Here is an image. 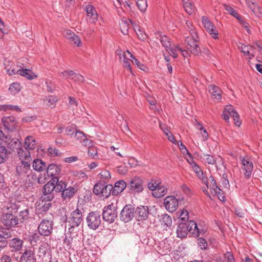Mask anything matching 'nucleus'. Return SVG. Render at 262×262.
I'll return each mask as SVG.
<instances>
[{
	"label": "nucleus",
	"mask_w": 262,
	"mask_h": 262,
	"mask_svg": "<svg viewBox=\"0 0 262 262\" xmlns=\"http://www.w3.org/2000/svg\"><path fill=\"white\" fill-rule=\"evenodd\" d=\"M41 235L39 232L38 233L36 232L33 233L29 238L30 243L31 244H36L39 241Z\"/></svg>",
	"instance_id": "58"
},
{
	"label": "nucleus",
	"mask_w": 262,
	"mask_h": 262,
	"mask_svg": "<svg viewBox=\"0 0 262 262\" xmlns=\"http://www.w3.org/2000/svg\"><path fill=\"white\" fill-rule=\"evenodd\" d=\"M255 15L259 18H262V8L256 4L250 9Z\"/></svg>",
	"instance_id": "52"
},
{
	"label": "nucleus",
	"mask_w": 262,
	"mask_h": 262,
	"mask_svg": "<svg viewBox=\"0 0 262 262\" xmlns=\"http://www.w3.org/2000/svg\"><path fill=\"white\" fill-rule=\"evenodd\" d=\"M2 123L6 129L11 132L15 130L16 128L17 122L13 116L4 117L2 119Z\"/></svg>",
	"instance_id": "14"
},
{
	"label": "nucleus",
	"mask_w": 262,
	"mask_h": 262,
	"mask_svg": "<svg viewBox=\"0 0 262 262\" xmlns=\"http://www.w3.org/2000/svg\"><path fill=\"white\" fill-rule=\"evenodd\" d=\"M204 157H205L204 160L206 163L211 165H214L216 164V159L213 156L209 154H205L204 155Z\"/></svg>",
	"instance_id": "50"
},
{
	"label": "nucleus",
	"mask_w": 262,
	"mask_h": 262,
	"mask_svg": "<svg viewBox=\"0 0 262 262\" xmlns=\"http://www.w3.org/2000/svg\"><path fill=\"white\" fill-rule=\"evenodd\" d=\"M116 54L119 56L120 61L123 63L125 60L128 59L127 51L125 52H123L121 49H118L116 51Z\"/></svg>",
	"instance_id": "48"
},
{
	"label": "nucleus",
	"mask_w": 262,
	"mask_h": 262,
	"mask_svg": "<svg viewBox=\"0 0 262 262\" xmlns=\"http://www.w3.org/2000/svg\"><path fill=\"white\" fill-rule=\"evenodd\" d=\"M29 170L30 169H27V168L24 167L19 164L17 165L16 168L17 174L19 176H22L24 174L27 173Z\"/></svg>",
	"instance_id": "54"
},
{
	"label": "nucleus",
	"mask_w": 262,
	"mask_h": 262,
	"mask_svg": "<svg viewBox=\"0 0 262 262\" xmlns=\"http://www.w3.org/2000/svg\"><path fill=\"white\" fill-rule=\"evenodd\" d=\"M52 181L54 185H55L56 191L62 192L67 188V184L62 181H59L58 177L52 178Z\"/></svg>",
	"instance_id": "28"
},
{
	"label": "nucleus",
	"mask_w": 262,
	"mask_h": 262,
	"mask_svg": "<svg viewBox=\"0 0 262 262\" xmlns=\"http://www.w3.org/2000/svg\"><path fill=\"white\" fill-rule=\"evenodd\" d=\"M16 152L20 160H29L31 159L30 151L27 150L26 147L25 149H24L21 146Z\"/></svg>",
	"instance_id": "35"
},
{
	"label": "nucleus",
	"mask_w": 262,
	"mask_h": 262,
	"mask_svg": "<svg viewBox=\"0 0 262 262\" xmlns=\"http://www.w3.org/2000/svg\"><path fill=\"white\" fill-rule=\"evenodd\" d=\"M133 24L131 20L125 18L121 19L119 25L122 33L126 35L128 34V29L130 27V24Z\"/></svg>",
	"instance_id": "30"
},
{
	"label": "nucleus",
	"mask_w": 262,
	"mask_h": 262,
	"mask_svg": "<svg viewBox=\"0 0 262 262\" xmlns=\"http://www.w3.org/2000/svg\"><path fill=\"white\" fill-rule=\"evenodd\" d=\"M198 126V129L201 131V134L202 135V138L204 140H207L208 138V134L207 132L206 129L202 126V125L199 123H197Z\"/></svg>",
	"instance_id": "56"
},
{
	"label": "nucleus",
	"mask_w": 262,
	"mask_h": 262,
	"mask_svg": "<svg viewBox=\"0 0 262 262\" xmlns=\"http://www.w3.org/2000/svg\"><path fill=\"white\" fill-rule=\"evenodd\" d=\"M160 183V182L157 183L155 180L152 179L147 184L148 188L151 191H154V192L155 191L156 189H157L156 188H157Z\"/></svg>",
	"instance_id": "61"
},
{
	"label": "nucleus",
	"mask_w": 262,
	"mask_h": 262,
	"mask_svg": "<svg viewBox=\"0 0 262 262\" xmlns=\"http://www.w3.org/2000/svg\"><path fill=\"white\" fill-rule=\"evenodd\" d=\"M112 185L106 184V183H104L103 189L101 191L100 196L105 199L107 198L110 195L111 193H112Z\"/></svg>",
	"instance_id": "39"
},
{
	"label": "nucleus",
	"mask_w": 262,
	"mask_h": 262,
	"mask_svg": "<svg viewBox=\"0 0 262 262\" xmlns=\"http://www.w3.org/2000/svg\"><path fill=\"white\" fill-rule=\"evenodd\" d=\"M189 33L190 35L187 36L185 40L187 48L192 54L199 55L201 53V49L198 44L199 36L194 29H190Z\"/></svg>",
	"instance_id": "1"
},
{
	"label": "nucleus",
	"mask_w": 262,
	"mask_h": 262,
	"mask_svg": "<svg viewBox=\"0 0 262 262\" xmlns=\"http://www.w3.org/2000/svg\"><path fill=\"white\" fill-rule=\"evenodd\" d=\"M29 215V210L28 209H25L20 212L19 216L22 220V221L27 220Z\"/></svg>",
	"instance_id": "64"
},
{
	"label": "nucleus",
	"mask_w": 262,
	"mask_h": 262,
	"mask_svg": "<svg viewBox=\"0 0 262 262\" xmlns=\"http://www.w3.org/2000/svg\"><path fill=\"white\" fill-rule=\"evenodd\" d=\"M4 64L5 66V69L7 71V73L9 75H13V74H10L9 73V71H8V69H11V70L13 69L14 70H17L15 68L16 65L14 64V63L13 62H12L11 61L5 60Z\"/></svg>",
	"instance_id": "49"
},
{
	"label": "nucleus",
	"mask_w": 262,
	"mask_h": 262,
	"mask_svg": "<svg viewBox=\"0 0 262 262\" xmlns=\"http://www.w3.org/2000/svg\"><path fill=\"white\" fill-rule=\"evenodd\" d=\"M187 226L189 229V232H191L194 236H199V229L198 228L196 223L190 220L188 221Z\"/></svg>",
	"instance_id": "36"
},
{
	"label": "nucleus",
	"mask_w": 262,
	"mask_h": 262,
	"mask_svg": "<svg viewBox=\"0 0 262 262\" xmlns=\"http://www.w3.org/2000/svg\"><path fill=\"white\" fill-rule=\"evenodd\" d=\"M155 191L152 193L153 196L155 198H161L167 192V189L164 186L161 185V183H159Z\"/></svg>",
	"instance_id": "34"
},
{
	"label": "nucleus",
	"mask_w": 262,
	"mask_h": 262,
	"mask_svg": "<svg viewBox=\"0 0 262 262\" xmlns=\"http://www.w3.org/2000/svg\"><path fill=\"white\" fill-rule=\"evenodd\" d=\"M189 229L187 225L183 222L179 224L177 230V236L179 237L184 238L187 236Z\"/></svg>",
	"instance_id": "26"
},
{
	"label": "nucleus",
	"mask_w": 262,
	"mask_h": 262,
	"mask_svg": "<svg viewBox=\"0 0 262 262\" xmlns=\"http://www.w3.org/2000/svg\"><path fill=\"white\" fill-rule=\"evenodd\" d=\"M85 10L90 23H95L98 19V14L94 6L92 5H88L85 7Z\"/></svg>",
	"instance_id": "19"
},
{
	"label": "nucleus",
	"mask_w": 262,
	"mask_h": 262,
	"mask_svg": "<svg viewBox=\"0 0 262 262\" xmlns=\"http://www.w3.org/2000/svg\"><path fill=\"white\" fill-rule=\"evenodd\" d=\"M127 188L130 193L139 194L144 190V182L140 177L135 176L130 179Z\"/></svg>",
	"instance_id": "3"
},
{
	"label": "nucleus",
	"mask_w": 262,
	"mask_h": 262,
	"mask_svg": "<svg viewBox=\"0 0 262 262\" xmlns=\"http://www.w3.org/2000/svg\"><path fill=\"white\" fill-rule=\"evenodd\" d=\"M37 255L39 258H41L42 260L50 256L51 257V246L47 243L45 242L39 245L37 251Z\"/></svg>",
	"instance_id": "12"
},
{
	"label": "nucleus",
	"mask_w": 262,
	"mask_h": 262,
	"mask_svg": "<svg viewBox=\"0 0 262 262\" xmlns=\"http://www.w3.org/2000/svg\"><path fill=\"white\" fill-rule=\"evenodd\" d=\"M12 230H10L9 227L3 228L0 230V237L2 239L7 241V239L12 237Z\"/></svg>",
	"instance_id": "41"
},
{
	"label": "nucleus",
	"mask_w": 262,
	"mask_h": 262,
	"mask_svg": "<svg viewBox=\"0 0 262 262\" xmlns=\"http://www.w3.org/2000/svg\"><path fill=\"white\" fill-rule=\"evenodd\" d=\"M127 53L129 56L130 58H132V62L133 63H135L137 65V67L140 69L145 71V66L142 63H140V61L136 59L133 54L128 50H127Z\"/></svg>",
	"instance_id": "47"
},
{
	"label": "nucleus",
	"mask_w": 262,
	"mask_h": 262,
	"mask_svg": "<svg viewBox=\"0 0 262 262\" xmlns=\"http://www.w3.org/2000/svg\"><path fill=\"white\" fill-rule=\"evenodd\" d=\"M24 241L19 238L14 237L10 240L9 245L12 251L19 252L24 246Z\"/></svg>",
	"instance_id": "18"
},
{
	"label": "nucleus",
	"mask_w": 262,
	"mask_h": 262,
	"mask_svg": "<svg viewBox=\"0 0 262 262\" xmlns=\"http://www.w3.org/2000/svg\"><path fill=\"white\" fill-rule=\"evenodd\" d=\"M1 221L4 226L9 228L15 227L18 224V218L12 213L3 212L1 217Z\"/></svg>",
	"instance_id": "8"
},
{
	"label": "nucleus",
	"mask_w": 262,
	"mask_h": 262,
	"mask_svg": "<svg viewBox=\"0 0 262 262\" xmlns=\"http://www.w3.org/2000/svg\"><path fill=\"white\" fill-rule=\"evenodd\" d=\"M156 38L160 40L162 46L168 51V48L171 46L169 38L166 36L163 35L162 33L158 32L156 33Z\"/></svg>",
	"instance_id": "32"
},
{
	"label": "nucleus",
	"mask_w": 262,
	"mask_h": 262,
	"mask_svg": "<svg viewBox=\"0 0 262 262\" xmlns=\"http://www.w3.org/2000/svg\"><path fill=\"white\" fill-rule=\"evenodd\" d=\"M136 4L138 8L141 12H145L147 8V0H137Z\"/></svg>",
	"instance_id": "45"
},
{
	"label": "nucleus",
	"mask_w": 262,
	"mask_h": 262,
	"mask_svg": "<svg viewBox=\"0 0 262 262\" xmlns=\"http://www.w3.org/2000/svg\"><path fill=\"white\" fill-rule=\"evenodd\" d=\"M74 72L72 70H66L60 73L59 76L65 77L68 79H72Z\"/></svg>",
	"instance_id": "60"
},
{
	"label": "nucleus",
	"mask_w": 262,
	"mask_h": 262,
	"mask_svg": "<svg viewBox=\"0 0 262 262\" xmlns=\"http://www.w3.org/2000/svg\"><path fill=\"white\" fill-rule=\"evenodd\" d=\"M117 206L113 203L104 207L102 212L103 220L109 223L115 222L118 215Z\"/></svg>",
	"instance_id": "4"
},
{
	"label": "nucleus",
	"mask_w": 262,
	"mask_h": 262,
	"mask_svg": "<svg viewBox=\"0 0 262 262\" xmlns=\"http://www.w3.org/2000/svg\"><path fill=\"white\" fill-rule=\"evenodd\" d=\"M85 135L83 132L79 130H75L74 136L73 138L75 141L81 142V141L85 139Z\"/></svg>",
	"instance_id": "57"
},
{
	"label": "nucleus",
	"mask_w": 262,
	"mask_h": 262,
	"mask_svg": "<svg viewBox=\"0 0 262 262\" xmlns=\"http://www.w3.org/2000/svg\"><path fill=\"white\" fill-rule=\"evenodd\" d=\"M126 183L123 180H119L117 181L114 187L113 186L112 194L116 196L122 192L126 188Z\"/></svg>",
	"instance_id": "23"
},
{
	"label": "nucleus",
	"mask_w": 262,
	"mask_h": 262,
	"mask_svg": "<svg viewBox=\"0 0 262 262\" xmlns=\"http://www.w3.org/2000/svg\"><path fill=\"white\" fill-rule=\"evenodd\" d=\"M135 208L131 205H125L120 213V219L125 223L131 221L135 215Z\"/></svg>",
	"instance_id": "10"
},
{
	"label": "nucleus",
	"mask_w": 262,
	"mask_h": 262,
	"mask_svg": "<svg viewBox=\"0 0 262 262\" xmlns=\"http://www.w3.org/2000/svg\"><path fill=\"white\" fill-rule=\"evenodd\" d=\"M212 193L215 195H216L219 199L222 202L226 201L223 191L219 187L216 188H213Z\"/></svg>",
	"instance_id": "44"
},
{
	"label": "nucleus",
	"mask_w": 262,
	"mask_h": 262,
	"mask_svg": "<svg viewBox=\"0 0 262 262\" xmlns=\"http://www.w3.org/2000/svg\"><path fill=\"white\" fill-rule=\"evenodd\" d=\"M15 202V199L13 198H9L8 200L5 201L3 203V209L4 212L8 211V213H13V211L15 212L17 211L18 207Z\"/></svg>",
	"instance_id": "16"
},
{
	"label": "nucleus",
	"mask_w": 262,
	"mask_h": 262,
	"mask_svg": "<svg viewBox=\"0 0 262 262\" xmlns=\"http://www.w3.org/2000/svg\"><path fill=\"white\" fill-rule=\"evenodd\" d=\"M192 168L199 178L202 180L204 179L205 177L204 176L203 172L197 164H194V165H192Z\"/></svg>",
	"instance_id": "51"
},
{
	"label": "nucleus",
	"mask_w": 262,
	"mask_h": 262,
	"mask_svg": "<svg viewBox=\"0 0 262 262\" xmlns=\"http://www.w3.org/2000/svg\"><path fill=\"white\" fill-rule=\"evenodd\" d=\"M69 41L73 45L78 47H80L81 46V42L80 37L75 34H74V35L72 36V37L69 39Z\"/></svg>",
	"instance_id": "55"
},
{
	"label": "nucleus",
	"mask_w": 262,
	"mask_h": 262,
	"mask_svg": "<svg viewBox=\"0 0 262 262\" xmlns=\"http://www.w3.org/2000/svg\"><path fill=\"white\" fill-rule=\"evenodd\" d=\"M208 90L214 100L220 101L221 100L222 91L219 87L214 84H210L208 86Z\"/></svg>",
	"instance_id": "21"
},
{
	"label": "nucleus",
	"mask_w": 262,
	"mask_h": 262,
	"mask_svg": "<svg viewBox=\"0 0 262 262\" xmlns=\"http://www.w3.org/2000/svg\"><path fill=\"white\" fill-rule=\"evenodd\" d=\"M104 183L102 181H99L95 185L93 189V192L95 194L100 195L101 191L103 189Z\"/></svg>",
	"instance_id": "42"
},
{
	"label": "nucleus",
	"mask_w": 262,
	"mask_h": 262,
	"mask_svg": "<svg viewBox=\"0 0 262 262\" xmlns=\"http://www.w3.org/2000/svg\"><path fill=\"white\" fill-rule=\"evenodd\" d=\"M47 152L48 155L51 157H56L60 155L58 150L57 148H52L51 147L48 148Z\"/></svg>",
	"instance_id": "62"
},
{
	"label": "nucleus",
	"mask_w": 262,
	"mask_h": 262,
	"mask_svg": "<svg viewBox=\"0 0 262 262\" xmlns=\"http://www.w3.org/2000/svg\"><path fill=\"white\" fill-rule=\"evenodd\" d=\"M241 51L245 55L249 56V59L252 58L254 56L253 53L255 50V45H242L241 47H239Z\"/></svg>",
	"instance_id": "24"
},
{
	"label": "nucleus",
	"mask_w": 262,
	"mask_h": 262,
	"mask_svg": "<svg viewBox=\"0 0 262 262\" xmlns=\"http://www.w3.org/2000/svg\"><path fill=\"white\" fill-rule=\"evenodd\" d=\"M53 228V224L52 221L43 219L39 224L37 230L39 234L42 236H48L52 233Z\"/></svg>",
	"instance_id": "6"
},
{
	"label": "nucleus",
	"mask_w": 262,
	"mask_h": 262,
	"mask_svg": "<svg viewBox=\"0 0 262 262\" xmlns=\"http://www.w3.org/2000/svg\"><path fill=\"white\" fill-rule=\"evenodd\" d=\"M8 71L10 74H17L30 80L33 79L37 77L32 71L27 69H18L17 70L8 69Z\"/></svg>",
	"instance_id": "13"
},
{
	"label": "nucleus",
	"mask_w": 262,
	"mask_h": 262,
	"mask_svg": "<svg viewBox=\"0 0 262 262\" xmlns=\"http://www.w3.org/2000/svg\"><path fill=\"white\" fill-rule=\"evenodd\" d=\"M161 224L166 227H170L172 225V218L167 214H164L162 215V217L160 219Z\"/></svg>",
	"instance_id": "40"
},
{
	"label": "nucleus",
	"mask_w": 262,
	"mask_h": 262,
	"mask_svg": "<svg viewBox=\"0 0 262 262\" xmlns=\"http://www.w3.org/2000/svg\"><path fill=\"white\" fill-rule=\"evenodd\" d=\"M7 147L10 154L12 151H17L22 146L21 142L17 138L9 139L7 141Z\"/></svg>",
	"instance_id": "20"
},
{
	"label": "nucleus",
	"mask_w": 262,
	"mask_h": 262,
	"mask_svg": "<svg viewBox=\"0 0 262 262\" xmlns=\"http://www.w3.org/2000/svg\"><path fill=\"white\" fill-rule=\"evenodd\" d=\"M10 152L4 146H0V164L4 163L8 159Z\"/></svg>",
	"instance_id": "38"
},
{
	"label": "nucleus",
	"mask_w": 262,
	"mask_h": 262,
	"mask_svg": "<svg viewBox=\"0 0 262 262\" xmlns=\"http://www.w3.org/2000/svg\"><path fill=\"white\" fill-rule=\"evenodd\" d=\"M86 221L89 228L96 230L101 224V215L96 211L90 212L86 218Z\"/></svg>",
	"instance_id": "5"
},
{
	"label": "nucleus",
	"mask_w": 262,
	"mask_h": 262,
	"mask_svg": "<svg viewBox=\"0 0 262 262\" xmlns=\"http://www.w3.org/2000/svg\"><path fill=\"white\" fill-rule=\"evenodd\" d=\"M59 99L56 96L48 95L43 99V102L46 106L50 108H54L56 106V103L58 101Z\"/></svg>",
	"instance_id": "27"
},
{
	"label": "nucleus",
	"mask_w": 262,
	"mask_h": 262,
	"mask_svg": "<svg viewBox=\"0 0 262 262\" xmlns=\"http://www.w3.org/2000/svg\"><path fill=\"white\" fill-rule=\"evenodd\" d=\"M241 161L242 169L244 171V174L246 178L249 179L253 169V164L252 161L248 157H239Z\"/></svg>",
	"instance_id": "7"
},
{
	"label": "nucleus",
	"mask_w": 262,
	"mask_h": 262,
	"mask_svg": "<svg viewBox=\"0 0 262 262\" xmlns=\"http://www.w3.org/2000/svg\"><path fill=\"white\" fill-rule=\"evenodd\" d=\"M224 8L226 10V11L231 16H233L235 18H236L239 15L237 12L234 10L233 7L228 4H223Z\"/></svg>",
	"instance_id": "43"
},
{
	"label": "nucleus",
	"mask_w": 262,
	"mask_h": 262,
	"mask_svg": "<svg viewBox=\"0 0 262 262\" xmlns=\"http://www.w3.org/2000/svg\"><path fill=\"white\" fill-rule=\"evenodd\" d=\"M88 154L89 156L92 158H97L98 157V150L97 147L93 146V145H92L88 148Z\"/></svg>",
	"instance_id": "53"
},
{
	"label": "nucleus",
	"mask_w": 262,
	"mask_h": 262,
	"mask_svg": "<svg viewBox=\"0 0 262 262\" xmlns=\"http://www.w3.org/2000/svg\"><path fill=\"white\" fill-rule=\"evenodd\" d=\"M76 190L74 187L69 186L66 188L61 193V196L64 200L70 201L75 194Z\"/></svg>",
	"instance_id": "25"
},
{
	"label": "nucleus",
	"mask_w": 262,
	"mask_h": 262,
	"mask_svg": "<svg viewBox=\"0 0 262 262\" xmlns=\"http://www.w3.org/2000/svg\"><path fill=\"white\" fill-rule=\"evenodd\" d=\"M55 190V185L52 181L48 182L43 187L42 189V195L41 198L43 200L51 201L54 198V190Z\"/></svg>",
	"instance_id": "9"
},
{
	"label": "nucleus",
	"mask_w": 262,
	"mask_h": 262,
	"mask_svg": "<svg viewBox=\"0 0 262 262\" xmlns=\"http://www.w3.org/2000/svg\"><path fill=\"white\" fill-rule=\"evenodd\" d=\"M46 169L47 176L52 177V178L58 177L61 171L60 166L55 164H50L47 167Z\"/></svg>",
	"instance_id": "22"
},
{
	"label": "nucleus",
	"mask_w": 262,
	"mask_h": 262,
	"mask_svg": "<svg viewBox=\"0 0 262 262\" xmlns=\"http://www.w3.org/2000/svg\"><path fill=\"white\" fill-rule=\"evenodd\" d=\"M84 209L82 208H77L73 211L69 217L67 218V223L70 226V229L78 227L83 220V213Z\"/></svg>",
	"instance_id": "2"
},
{
	"label": "nucleus",
	"mask_w": 262,
	"mask_h": 262,
	"mask_svg": "<svg viewBox=\"0 0 262 262\" xmlns=\"http://www.w3.org/2000/svg\"><path fill=\"white\" fill-rule=\"evenodd\" d=\"M21 262H36L34 251L31 248H26L20 257Z\"/></svg>",
	"instance_id": "15"
},
{
	"label": "nucleus",
	"mask_w": 262,
	"mask_h": 262,
	"mask_svg": "<svg viewBox=\"0 0 262 262\" xmlns=\"http://www.w3.org/2000/svg\"><path fill=\"white\" fill-rule=\"evenodd\" d=\"M20 91V84L18 82H14L12 83L9 88V91L12 95L17 94Z\"/></svg>",
	"instance_id": "46"
},
{
	"label": "nucleus",
	"mask_w": 262,
	"mask_h": 262,
	"mask_svg": "<svg viewBox=\"0 0 262 262\" xmlns=\"http://www.w3.org/2000/svg\"><path fill=\"white\" fill-rule=\"evenodd\" d=\"M202 22L206 30L208 32L215 28L213 24L205 16L202 17Z\"/></svg>",
	"instance_id": "37"
},
{
	"label": "nucleus",
	"mask_w": 262,
	"mask_h": 262,
	"mask_svg": "<svg viewBox=\"0 0 262 262\" xmlns=\"http://www.w3.org/2000/svg\"><path fill=\"white\" fill-rule=\"evenodd\" d=\"M135 213L136 214L137 220L138 221L145 220L148 215V209L147 207L140 206L136 208L135 210Z\"/></svg>",
	"instance_id": "17"
},
{
	"label": "nucleus",
	"mask_w": 262,
	"mask_h": 262,
	"mask_svg": "<svg viewBox=\"0 0 262 262\" xmlns=\"http://www.w3.org/2000/svg\"><path fill=\"white\" fill-rule=\"evenodd\" d=\"M52 206V204L50 201H45L42 200L41 203H40L37 210L39 214H42L48 211L50 208Z\"/></svg>",
	"instance_id": "33"
},
{
	"label": "nucleus",
	"mask_w": 262,
	"mask_h": 262,
	"mask_svg": "<svg viewBox=\"0 0 262 262\" xmlns=\"http://www.w3.org/2000/svg\"><path fill=\"white\" fill-rule=\"evenodd\" d=\"M32 167L35 171L39 172L43 171L47 168L46 163L39 159H35L33 161Z\"/></svg>",
	"instance_id": "31"
},
{
	"label": "nucleus",
	"mask_w": 262,
	"mask_h": 262,
	"mask_svg": "<svg viewBox=\"0 0 262 262\" xmlns=\"http://www.w3.org/2000/svg\"><path fill=\"white\" fill-rule=\"evenodd\" d=\"M176 144L178 145L180 150L183 155H188L190 153L186 147V146L183 144V143L181 141H177Z\"/></svg>",
	"instance_id": "63"
},
{
	"label": "nucleus",
	"mask_w": 262,
	"mask_h": 262,
	"mask_svg": "<svg viewBox=\"0 0 262 262\" xmlns=\"http://www.w3.org/2000/svg\"><path fill=\"white\" fill-rule=\"evenodd\" d=\"M164 205L167 211L170 212H173L177 210L179 202L178 199L175 196L169 195L165 198Z\"/></svg>",
	"instance_id": "11"
},
{
	"label": "nucleus",
	"mask_w": 262,
	"mask_h": 262,
	"mask_svg": "<svg viewBox=\"0 0 262 262\" xmlns=\"http://www.w3.org/2000/svg\"><path fill=\"white\" fill-rule=\"evenodd\" d=\"M37 141L32 136H27L25 139V147L29 151L34 149L37 146Z\"/></svg>",
	"instance_id": "29"
},
{
	"label": "nucleus",
	"mask_w": 262,
	"mask_h": 262,
	"mask_svg": "<svg viewBox=\"0 0 262 262\" xmlns=\"http://www.w3.org/2000/svg\"><path fill=\"white\" fill-rule=\"evenodd\" d=\"M184 8L185 11L189 15L192 14L195 11V7L192 4V2L190 3L189 4H185Z\"/></svg>",
	"instance_id": "59"
}]
</instances>
